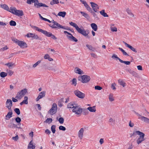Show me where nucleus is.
<instances>
[{
  "label": "nucleus",
  "mask_w": 149,
  "mask_h": 149,
  "mask_svg": "<svg viewBox=\"0 0 149 149\" xmlns=\"http://www.w3.org/2000/svg\"><path fill=\"white\" fill-rule=\"evenodd\" d=\"M69 24L71 26L74 27L78 33L82 34L84 36L88 37V35L89 33L88 30H85L83 28L81 29L79 28L78 26L76 23L72 22H70Z\"/></svg>",
  "instance_id": "nucleus-1"
},
{
  "label": "nucleus",
  "mask_w": 149,
  "mask_h": 149,
  "mask_svg": "<svg viewBox=\"0 0 149 149\" xmlns=\"http://www.w3.org/2000/svg\"><path fill=\"white\" fill-rule=\"evenodd\" d=\"M136 134L139 135V138L136 140V143L138 144H139L144 140L145 134L139 131H136L133 132L131 136H135Z\"/></svg>",
  "instance_id": "nucleus-2"
},
{
  "label": "nucleus",
  "mask_w": 149,
  "mask_h": 149,
  "mask_svg": "<svg viewBox=\"0 0 149 149\" xmlns=\"http://www.w3.org/2000/svg\"><path fill=\"white\" fill-rule=\"evenodd\" d=\"M33 28L35 30L41 32L46 36L49 37H51V38L53 39L56 40L57 38L56 36L53 35L52 33L50 32H48L45 30H44L42 29L39 28L37 27L36 26H33Z\"/></svg>",
  "instance_id": "nucleus-3"
},
{
  "label": "nucleus",
  "mask_w": 149,
  "mask_h": 149,
  "mask_svg": "<svg viewBox=\"0 0 149 149\" xmlns=\"http://www.w3.org/2000/svg\"><path fill=\"white\" fill-rule=\"evenodd\" d=\"M9 11L18 16H22L24 15V13L22 10H17L15 7H10Z\"/></svg>",
  "instance_id": "nucleus-4"
},
{
  "label": "nucleus",
  "mask_w": 149,
  "mask_h": 149,
  "mask_svg": "<svg viewBox=\"0 0 149 149\" xmlns=\"http://www.w3.org/2000/svg\"><path fill=\"white\" fill-rule=\"evenodd\" d=\"M27 92V89L24 88L18 92L16 95L15 98L19 100L21 99Z\"/></svg>",
  "instance_id": "nucleus-5"
},
{
  "label": "nucleus",
  "mask_w": 149,
  "mask_h": 149,
  "mask_svg": "<svg viewBox=\"0 0 149 149\" xmlns=\"http://www.w3.org/2000/svg\"><path fill=\"white\" fill-rule=\"evenodd\" d=\"M51 21V22H53L54 24H53L52 25L51 24H49V26H50L53 29H67V28L64 26H62L61 25L59 24L57 22L54 21V20H53Z\"/></svg>",
  "instance_id": "nucleus-6"
},
{
  "label": "nucleus",
  "mask_w": 149,
  "mask_h": 149,
  "mask_svg": "<svg viewBox=\"0 0 149 149\" xmlns=\"http://www.w3.org/2000/svg\"><path fill=\"white\" fill-rule=\"evenodd\" d=\"M72 112L78 115H80L83 111V109L77 104L73 109L72 111Z\"/></svg>",
  "instance_id": "nucleus-7"
},
{
  "label": "nucleus",
  "mask_w": 149,
  "mask_h": 149,
  "mask_svg": "<svg viewBox=\"0 0 149 149\" xmlns=\"http://www.w3.org/2000/svg\"><path fill=\"white\" fill-rule=\"evenodd\" d=\"M81 79V81L83 83H86L90 80V77L86 75L79 76L78 77V79L80 80Z\"/></svg>",
  "instance_id": "nucleus-8"
},
{
  "label": "nucleus",
  "mask_w": 149,
  "mask_h": 149,
  "mask_svg": "<svg viewBox=\"0 0 149 149\" xmlns=\"http://www.w3.org/2000/svg\"><path fill=\"white\" fill-rule=\"evenodd\" d=\"M57 109V105L55 103H54L52 104L51 108L49 110V113L51 115H53L56 113Z\"/></svg>",
  "instance_id": "nucleus-9"
},
{
  "label": "nucleus",
  "mask_w": 149,
  "mask_h": 149,
  "mask_svg": "<svg viewBox=\"0 0 149 149\" xmlns=\"http://www.w3.org/2000/svg\"><path fill=\"white\" fill-rule=\"evenodd\" d=\"M14 41L21 48L27 47V44L26 42L22 41L19 40L17 39H15Z\"/></svg>",
  "instance_id": "nucleus-10"
},
{
  "label": "nucleus",
  "mask_w": 149,
  "mask_h": 149,
  "mask_svg": "<svg viewBox=\"0 0 149 149\" xmlns=\"http://www.w3.org/2000/svg\"><path fill=\"white\" fill-rule=\"evenodd\" d=\"M64 32L65 34L66 33L68 34V35H67V37L70 40L75 42H77L78 41L77 39L73 36L70 33L67 31H64Z\"/></svg>",
  "instance_id": "nucleus-11"
},
{
  "label": "nucleus",
  "mask_w": 149,
  "mask_h": 149,
  "mask_svg": "<svg viewBox=\"0 0 149 149\" xmlns=\"http://www.w3.org/2000/svg\"><path fill=\"white\" fill-rule=\"evenodd\" d=\"M74 93L76 96L80 98L83 99L85 97V94L80 91L78 90L75 91H74Z\"/></svg>",
  "instance_id": "nucleus-12"
},
{
  "label": "nucleus",
  "mask_w": 149,
  "mask_h": 149,
  "mask_svg": "<svg viewBox=\"0 0 149 149\" xmlns=\"http://www.w3.org/2000/svg\"><path fill=\"white\" fill-rule=\"evenodd\" d=\"M13 106V102L12 100L10 99L7 100L6 102V107L9 110H12L11 107Z\"/></svg>",
  "instance_id": "nucleus-13"
},
{
  "label": "nucleus",
  "mask_w": 149,
  "mask_h": 149,
  "mask_svg": "<svg viewBox=\"0 0 149 149\" xmlns=\"http://www.w3.org/2000/svg\"><path fill=\"white\" fill-rule=\"evenodd\" d=\"M90 3L94 11L95 12H97L98 13V10L99 9L98 6L95 3L93 2H91Z\"/></svg>",
  "instance_id": "nucleus-14"
},
{
  "label": "nucleus",
  "mask_w": 149,
  "mask_h": 149,
  "mask_svg": "<svg viewBox=\"0 0 149 149\" xmlns=\"http://www.w3.org/2000/svg\"><path fill=\"white\" fill-rule=\"evenodd\" d=\"M76 105V104L74 102H70L67 104V108L70 109V111H72L73 109L74 108Z\"/></svg>",
  "instance_id": "nucleus-15"
},
{
  "label": "nucleus",
  "mask_w": 149,
  "mask_h": 149,
  "mask_svg": "<svg viewBox=\"0 0 149 149\" xmlns=\"http://www.w3.org/2000/svg\"><path fill=\"white\" fill-rule=\"evenodd\" d=\"M45 95V91H42L38 95V96L36 99L37 101H38L40 99L44 97Z\"/></svg>",
  "instance_id": "nucleus-16"
},
{
  "label": "nucleus",
  "mask_w": 149,
  "mask_h": 149,
  "mask_svg": "<svg viewBox=\"0 0 149 149\" xmlns=\"http://www.w3.org/2000/svg\"><path fill=\"white\" fill-rule=\"evenodd\" d=\"M9 111V112L8 113L5 117L6 120H8L12 117L13 112L12 110Z\"/></svg>",
  "instance_id": "nucleus-17"
},
{
  "label": "nucleus",
  "mask_w": 149,
  "mask_h": 149,
  "mask_svg": "<svg viewBox=\"0 0 149 149\" xmlns=\"http://www.w3.org/2000/svg\"><path fill=\"white\" fill-rule=\"evenodd\" d=\"M81 2L82 3L84 4V6H85V7L88 11L90 12H91L92 11V9L88 6V5L87 4V3L85 1H81Z\"/></svg>",
  "instance_id": "nucleus-18"
},
{
  "label": "nucleus",
  "mask_w": 149,
  "mask_h": 149,
  "mask_svg": "<svg viewBox=\"0 0 149 149\" xmlns=\"http://www.w3.org/2000/svg\"><path fill=\"white\" fill-rule=\"evenodd\" d=\"M123 42L125 44V45L127 47L129 48V49H130L132 51L135 52H137V51L135 48L132 47L131 46L129 45L128 44H127L126 42Z\"/></svg>",
  "instance_id": "nucleus-19"
},
{
  "label": "nucleus",
  "mask_w": 149,
  "mask_h": 149,
  "mask_svg": "<svg viewBox=\"0 0 149 149\" xmlns=\"http://www.w3.org/2000/svg\"><path fill=\"white\" fill-rule=\"evenodd\" d=\"M74 71L76 73L78 74H84L82 70L77 67L74 68Z\"/></svg>",
  "instance_id": "nucleus-20"
},
{
  "label": "nucleus",
  "mask_w": 149,
  "mask_h": 149,
  "mask_svg": "<svg viewBox=\"0 0 149 149\" xmlns=\"http://www.w3.org/2000/svg\"><path fill=\"white\" fill-rule=\"evenodd\" d=\"M84 130L83 128L80 129L78 132V136L79 138L81 139L83 137Z\"/></svg>",
  "instance_id": "nucleus-21"
},
{
  "label": "nucleus",
  "mask_w": 149,
  "mask_h": 149,
  "mask_svg": "<svg viewBox=\"0 0 149 149\" xmlns=\"http://www.w3.org/2000/svg\"><path fill=\"white\" fill-rule=\"evenodd\" d=\"M33 142L31 141L29 144L28 146V148L29 149H34L35 148V145H33Z\"/></svg>",
  "instance_id": "nucleus-22"
},
{
  "label": "nucleus",
  "mask_w": 149,
  "mask_h": 149,
  "mask_svg": "<svg viewBox=\"0 0 149 149\" xmlns=\"http://www.w3.org/2000/svg\"><path fill=\"white\" fill-rule=\"evenodd\" d=\"M28 97L25 96L24 97V100L20 103V104L21 105H22L24 104H27L28 103Z\"/></svg>",
  "instance_id": "nucleus-23"
},
{
  "label": "nucleus",
  "mask_w": 149,
  "mask_h": 149,
  "mask_svg": "<svg viewBox=\"0 0 149 149\" xmlns=\"http://www.w3.org/2000/svg\"><path fill=\"white\" fill-rule=\"evenodd\" d=\"M91 26L92 29L95 31H96L97 29V25L94 23H91Z\"/></svg>",
  "instance_id": "nucleus-24"
},
{
  "label": "nucleus",
  "mask_w": 149,
  "mask_h": 149,
  "mask_svg": "<svg viewBox=\"0 0 149 149\" xmlns=\"http://www.w3.org/2000/svg\"><path fill=\"white\" fill-rule=\"evenodd\" d=\"M87 109L90 112H94L96 111L95 106L89 107L87 108Z\"/></svg>",
  "instance_id": "nucleus-25"
},
{
  "label": "nucleus",
  "mask_w": 149,
  "mask_h": 149,
  "mask_svg": "<svg viewBox=\"0 0 149 149\" xmlns=\"http://www.w3.org/2000/svg\"><path fill=\"white\" fill-rule=\"evenodd\" d=\"M126 70L128 72L132 74L133 76H136L137 73L134 71H133L130 68H127L126 69Z\"/></svg>",
  "instance_id": "nucleus-26"
},
{
  "label": "nucleus",
  "mask_w": 149,
  "mask_h": 149,
  "mask_svg": "<svg viewBox=\"0 0 149 149\" xmlns=\"http://www.w3.org/2000/svg\"><path fill=\"white\" fill-rule=\"evenodd\" d=\"M87 19H90V17L88 14L83 12H80Z\"/></svg>",
  "instance_id": "nucleus-27"
},
{
  "label": "nucleus",
  "mask_w": 149,
  "mask_h": 149,
  "mask_svg": "<svg viewBox=\"0 0 149 149\" xmlns=\"http://www.w3.org/2000/svg\"><path fill=\"white\" fill-rule=\"evenodd\" d=\"M141 120L142 121L144 122L145 123H147L149 124V119L145 117H141Z\"/></svg>",
  "instance_id": "nucleus-28"
},
{
  "label": "nucleus",
  "mask_w": 149,
  "mask_h": 149,
  "mask_svg": "<svg viewBox=\"0 0 149 149\" xmlns=\"http://www.w3.org/2000/svg\"><path fill=\"white\" fill-rule=\"evenodd\" d=\"M100 14L104 17H108V15L107 13L105 12L104 10H102L100 12Z\"/></svg>",
  "instance_id": "nucleus-29"
},
{
  "label": "nucleus",
  "mask_w": 149,
  "mask_h": 149,
  "mask_svg": "<svg viewBox=\"0 0 149 149\" xmlns=\"http://www.w3.org/2000/svg\"><path fill=\"white\" fill-rule=\"evenodd\" d=\"M0 7L8 11H9V8L7 5L4 4L3 5L0 4Z\"/></svg>",
  "instance_id": "nucleus-30"
},
{
  "label": "nucleus",
  "mask_w": 149,
  "mask_h": 149,
  "mask_svg": "<svg viewBox=\"0 0 149 149\" xmlns=\"http://www.w3.org/2000/svg\"><path fill=\"white\" fill-rule=\"evenodd\" d=\"M66 14L65 12H60L58 13V15L64 17L65 15Z\"/></svg>",
  "instance_id": "nucleus-31"
},
{
  "label": "nucleus",
  "mask_w": 149,
  "mask_h": 149,
  "mask_svg": "<svg viewBox=\"0 0 149 149\" xmlns=\"http://www.w3.org/2000/svg\"><path fill=\"white\" fill-rule=\"evenodd\" d=\"M118 83L119 84L123 86V87H124L125 85V83L123 80L121 79H119L118 80Z\"/></svg>",
  "instance_id": "nucleus-32"
},
{
  "label": "nucleus",
  "mask_w": 149,
  "mask_h": 149,
  "mask_svg": "<svg viewBox=\"0 0 149 149\" xmlns=\"http://www.w3.org/2000/svg\"><path fill=\"white\" fill-rule=\"evenodd\" d=\"M126 11L131 17H134V15L131 12V10L129 8L127 9Z\"/></svg>",
  "instance_id": "nucleus-33"
},
{
  "label": "nucleus",
  "mask_w": 149,
  "mask_h": 149,
  "mask_svg": "<svg viewBox=\"0 0 149 149\" xmlns=\"http://www.w3.org/2000/svg\"><path fill=\"white\" fill-rule=\"evenodd\" d=\"M5 65L8 66L9 68H11L14 65V63L9 62L5 64Z\"/></svg>",
  "instance_id": "nucleus-34"
},
{
  "label": "nucleus",
  "mask_w": 149,
  "mask_h": 149,
  "mask_svg": "<svg viewBox=\"0 0 149 149\" xmlns=\"http://www.w3.org/2000/svg\"><path fill=\"white\" fill-rule=\"evenodd\" d=\"M118 49L122 52L123 54L124 55L127 56H129L128 54L122 48L120 47H119L118 48Z\"/></svg>",
  "instance_id": "nucleus-35"
},
{
  "label": "nucleus",
  "mask_w": 149,
  "mask_h": 149,
  "mask_svg": "<svg viewBox=\"0 0 149 149\" xmlns=\"http://www.w3.org/2000/svg\"><path fill=\"white\" fill-rule=\"evenodd\" d=\"M86 46L90 50L94 51L95 50V48L93 47L91 45L87 44L86 45Z\"/></svg>",
  "instance_id": "nucleus-36"
},
{
  "label": "nucleus",
  "mask_w": 149,
  "mask_h": 149,
  "mask_svg": "<svg viewBox=\"0 0 149 149\" xmlns=\"http://www.w3.org/2000/svg\"><path fill=\"white\" fill-rule=\"evenodd\" d=\"M7 75V74L4 72H1L0 74V75L2 77L4 78L6 77Z\"/></svg>",
  "instance_id": "nucleus-37"
},
{
  "label": "nucleus",
  "mask_w": 149,
  "mask_h": 149,
  "mask_svg": "<svg viewBox=\"0 0 149 149\" xmlns=\"http://www.w3.org/2000/svg\"><path fill=\"white\" fill-rule=\"evenodd\" d=\"M59 3L58 0H53L50 2L51 5H53L54 4H58Z\"/></svg>",
  "instance_id": "nucleus-38"
},
{
  "label": "nucleus",
  "mask_w": 149,
  "mask_h": 149,
  "mask_svg": "<svg viewBox=\"0 0 149 149\" xmlns=\"http://www.w3.org/2000/svg\"><path fill=\"white\" fill-rule=\"evenodd\" d=\"M41 6H43V7H47V6L45 4L42 3H39V4H38V6H36L37 8H38L40 7Z\"/></svg>",
  "instance_id": "nucleus-39"
},
{
  "label": "nucleus",
  "mask_w": 149,
  "mask_h": 149,
  "mask_svg": "<svg viewBox=\"0 0 149 149\" xmlns=\"http://www.w3.org/2000/svg\"><path fill=\"white\" fill-rule=\"evenodd\" d=\"M56 125H53L51 127V129L52 133L54 134L56 131Z\"/></svg>",
  "instance_id": "nucleus-40"
},
{
  "label": "nucleus",
  "mask_w": 149,
  "mask_h": 149,
  "mask_svg": "<svg viewBox=\"0 0 149 149\" xmlns=\"http://www.w3.org/2000/svg\"><path fill=\"white\" fill-rule=\"evenodd\" d=\"M120 62L121 63H124L127 65H129L131 63L130 61H123L122 60H121L120 61Z\"/></svg>",
  "instance_id": "nucleus-41"
},
{
  "label": "nucleus",
  "mask_w": 149,
  "mask_h": 149,
  "mask_svg": "<svg viewBox=\"0 0 149 149\" xmlns=\"http://www.w3.org/2000/svg\"><path fill=\"white\" fill-rule=\"evenodd\" d=\"M57 119L58 121L59 122V123L60 124H62L63 123L64 120L63 118H60L58 119V118H57Z\"/></svg>",
  "instance_id": "nucleus-42"
},
{
  "label": "nucleus",
  "mask_w": 149,
  "mask_h": 149,
  "mask_svg": "<svg viewBox=\"0 0 149 149\" xmlns=\"http://www.w3.org/2000/svg\"><path fill=\"white\" fill-rule=\"evenodd\" d=\"M14 111L17 115H19L20 114V112L19 109L15 108L14 109Z\"/></svg>",
  "instance_id": "nucleus-43"
},
{
  "label": "nucleus",
  "mask_w": 149,
  "mask_h": 149,
  "mask_svg": "<svg viewBox=\"0 0 149 149\" xmlns=\"http://www.w3.org/2000/svg\"><path fill=\"white\" fill-rule=\"evenodd\" d=\"M9 24L11 26H15L16 25V22L13 20H11Z\"/></svg>",
  "instance_id": "nucleus-44"
},
{
  "label": "nucleus",
  "mask_w": 149,
  "mask_h": 149,
  "mask_svg": "<svg viewBox=\"0 0 149 149\" xmlns=\"http://www.w3.org/2000/svg\"><path fill=\"white\" fill-rule=\"evenodd\" d=\"M52 120L51 118H47L45 121V122H46L47 123H48L49 124L51 122H52Z\"/></svg>",
  "instance_id": "nucleus-45"
},
{
  "label": "nucleus",
  "mask_w": 149,
  "mask_h": 149,
  "mask_svg": "<svg viewBox=\"0 0 149 149\" xmlns=\"http://www.w3.org/2000/svg\"><path fill=\"white\" fill-rule=\"evenodd\" d=\"M113 94H110L109 96V99L110 101H113L114 100V99L113 97Z\"/></svg>",
  "instance_id": "nucleus-46"
},
{
  "label": "nucleus",
  "mask_w": 149,
  "mask_h": 149,
  "mask_svg": "<svg viewBox=\"0 0 149 149\" xmlns=\"http://www.w3.org/2000/svg\"><path fill=\"white\" fill-rule=\"evenodd\" d=\"M72 84L74 86H75L77 84V80L76 79L74 78L72 79Z\"/></svg>",
  "instance_id": "nucleus-47"
},
{
  "label": "nucleus",
  "mask_w": 149,
  "mask_h": 149,
  "mask_svg": "<svg viewBox=\"0 0 149 149\" xmlns=\"http://www.w3.org/2000/svg\"><path fill=\"white\" fill-rule=\"evenodd\" d=\"M41 62L40 60L38 61L37 62L33 65V68H35Z\"/></svg>",
  "instance_id": "nucleus-48"
},
{
  "label": "nucleus",
  "mask_w": 149,
  "mask_h": 149,
  "mask_svg": "<svg viewBox=\"0 0 149 149\" xmlns=\"http://www.w3.org/2000/svg\"><path fill=\"white\" fill-rule=\"evenodd\" d=\"M112 58H116L118 60H119L120 61L121 60L120 58L119 57H118L117 55L116 54H113L112 56Z\"/></svg>",
  "instance_id": "nucleus-49"
},
{
  "label": "nucleus",
  "mask_w": 149,
  "mask_h": 149,
  "mask_svg": "<svg viewBox=\"0 0 149 149\" xmlns=\"http://www.w3.org/2000/svg\"><path fill=\"white\" fill-rule=\"evenodd\" d=\"M15 120L16 122L18 123H20L21 120V118L19 117H17L15 119Z\"/></svg>",
  "instance_id": "nucleus-50"
},
{
  "label": "nucleus",
  "mask_w": 149,
  "mask_h": 149,
  "mask_svg": "<svg viewBox=\"0 0 149 149\" xmlns=\"http://www.w3.org/2000/svg\"><path fill=\"white\" fill-rule=\"evenodd\" d=\"M19 139L18 136L17 135L13 137L12 139L15 141H17Z\"/></svg>",
  "instance_id": "nucleus-51"
},
{
  "label": "nucleus",
  "mask_w": 149,
  "mask_h": 149,
  "mask_svg": "<svg viewBox=\"0 0 149 149\" xmlns=\"http://www.w3.org/2000/svg\"><path fill=\"white\" fill-rule=\"evenodd\" d=\"M63 99H62L60 100L58 102V104L60 107H61L63 106V104L62 103V102L63 101Z\"/></svg>",
  "instance_id": "nucleus-52"
},
{
  "label": "nucleus",
  "mask_w": 149,
  "mask_h": 149,
  "mask_svg": "<svg viewBox=\"0 0 149 149\" xmlns=\"http://www.w3.org/2000/svg\"><path fill=\"white\" fill-rule=\"evenodd\" d=\"M35 2V0H27L26 3H27L31 4L32 3H33Z\"/></svg>",
  "instance_id": "nucleus-53"
},
{
  "label": "nucleus",
  "mask_w": 149,
  "mask_h": 149,
  "mask_svg": "<svg viewBox=\"0 0 149 149\" xmlns=\"http://www.w3.org/2000/svg\"><path fill=\"white\" fill-rule=\"evenodd\" d=\"M59 129L60 130L65 131L66 130V128L64 126L61 125L59 127Z\"/></svg>",
  "instance_id": "nucleus-54"
},
{
  "label": "nucleus",
  "mask_w": 149,
  "mask_h": 149,
  "mask_svg": "<svg viewBox=\"0 0 149 149\" xmlns=\"http://www.w3.org/2000/svg\"><path fill=\"white\" fill-rule=\"evenodd\" d=\"M33 34L31 33H29L26 35V36L28 38H33Z\"/></svg>",
  "instance_id": "nucleus-55"
},
{
  "label": "nucleus",
  "mask_w": 149,
  "mask_h": 149,
  "mask_svg": "<svg viewBox=\"0 0 149 149\" xmlns=\"http://www.w3.org/2000/svg\"><path fill=\"white\" fill-rule=\"evenodd\" d=\"M95 90H100L102 89V87H101L99 86H95Z\"/></svg>",
  "instance_id": "nucleus-56"
},
{
  "label": "nucleus",
  "mask_w": 149,
  "mask_h": 149,
  "mask_svg": "<svg viewBox=\"0 0 149 149\" xmlns=\"http://www.w3.org/2000/svg\"><path fill=\"white\" fill-rule=\"evenodd\" d=\"M111 30L112 31L114 32L115 31L116 32L117 31V28L116 27H111Z\"/></svg>",
  "instance_id": "nucleus-57"
},
{
  "label": "nucleus",
  "mask_w": 149,
  "mask_h": 149,
  "mask_svg": "<svg viewBox=\"0 0 149 149\" xmlns=\"http://www.w3.org/2000/svg\"><path fill=\"white\" fill-rule=\"evenodd\" d=\"M116 85V84L115 83H113L112 84L111 88L113 90H115L116 89V88L115 87Z\"/></svg>",
  "instance_id": "nucleus-58"
},
{
  "label": "nucleus",
  "mask_w": 149,
  "mask_h": 149,
  "mask_svg": "<svg viewBox=\"0 0 149 149\" xmlns=\"http://www.w3.org/2000/svg\"><path fill=\"white\" fill-rule=\"evenodd\" d=\"M9 126L10 128H14L16 127V126L13 123H11Z\"/></svg>",
  "instance_id": "nucleus-59"
},
{
  "label": "nucleus",
  "mask_w": 149,
  "mask_h": 149,
  "mask_svg": "<svg viewBox=\"0 0 149 149\" xmlns=\"http://www.w3.org/2000/svg\"><path fill=\"white\" fill-rule=\"evenodd\" d=\"M34 5L36 7V6H38V4L39 3V1L38 0H35V2H34Z\"/></svg>",
  "instance_id": "nucleus-60"
},
{
  "label": "nucleus",
  "mask_w": 149,
  "mask_h": 149,
  "mask_svg": "<svg viewBox=\"0 0 149 149\" xmlns=\"http://www.w3.org/2000/svg\"><path fill=\"white\" fill-rule=\"evenodd\" d=\"M7 72L8 74L10 76L12 75L13 73V72L11 70H8Z\"/></svg>",
  "instance_id": "nucleus-61"
},
{
  "label": "nucleus",
  "mask_w": 149,
  "mask_h": 149,
  "mask_svg": "<svg viewBox=\"0 0 149 149\" xmlns=\"http://www.w3.org/2000/svg\"><path fill=\"white\" fill-rule=\"evenodd\" d=\"M129 126L130 127H133L134 126V124L133 123H132L131 121H130L129 123Z\"/></svg>",
  "instance_id": "nucleus-62"
},
{
  "label": "nucleus",
  "mask_w": 149,
  "mask_h": 149,
  "mask_svg": "<svg viewBox=\"0 0 149 149\" xmlns=\"http://www.w3.org/2000/svg\"><path fill=\"white\" fill-rule=\"evenodd\" d=\"M33 38L34 39H39V37L37 35L34 34Z\"/></svg>",
  "instance_id": "nucleus-63"
},
{
  "label": "nucleus",
  "mask_w": 149,
  "mask_h": 149,
  "mask_svg": "<svg viewBox=\"0 0 149 149\" xmlns=\"http://www.w3.org/2000/svg\"><path fill=\"white\" fill-rule=\"evenodd\" d=\"M49 57V54H46L44 56V58L45 59H48Z\"/></svg>",
  "instance_id": "nucleus-64"
}]
</instances>
